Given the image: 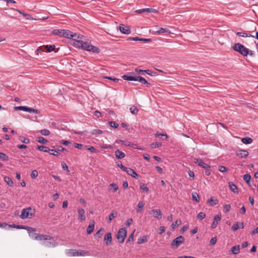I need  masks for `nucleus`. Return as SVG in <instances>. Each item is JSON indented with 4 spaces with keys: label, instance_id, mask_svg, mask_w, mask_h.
Here are the masks:
<instances>
[{
    "label": "nucleus",
    "instance_id": "nucleus-1",
    "mask_svg": "<svg viewBox=\"0 0 258 258\" xmlns=\"http://www.w3.org/2000/svg\"><path fill=\"white\" fill-rule=\"evenodd\" d=\"M232 48L234 51L238 52L244 56H247L249 53V49L239 43H235L232 46Z\"/></svg>",
    "mask_w": 258,
    "mask_h": 258
},
{
    "label": "nucleus",
    "instance_id": "nucleus-2",
    "mask_svg": "<svg viewBox=\"0 0 258 258\" xmlns=\"http://www.w3.org/2000/svg\"><path fill=\"white\" fill-rule=\"evenodd\" d=\"M85 39H83L82 48L85 50L91 51L94 53H98L100 52V49L97 47L94 46L90 44L88 41H84Z\"/></svg>",
    "mask_w": 258,
    "mask_h": 258
},
{
    "label": "nucleus",
    "instance_id": "nucleus-3",
    "mask_svg": "<svg viewBox=\"0 0 258 258\" xmlns=\"http://www.w3.org/2000/svg\"><path fill=\"white\" fill-rule=\"evenodd\" d=\"M14 108L15 110H23L35 114H40V111L37 109H34L25 106H15Z\"/></svg>",
    "mask_w": 258,
    "mask_h": 258
},
{
    "label": "nucleus",
    "instance_id": "nucleus-4",
    "mask_svg": "<svg viewBox=\"0 0 258 258\" xmlns=\"http://www.w3.org/2000/svg\"><path fill=\"white\" fill-rule=\"evenodd\" d=\"M32 209L31 207L23 209L22 211L20 218L25 219L28 218H31L34 215V212L32 213Z\"/></svg>",
    "mask_w": 258,
    "mask_h": 258
},
{
    "label": "nucleus",
    "instance_id": "nucleus-5",
    "mask_svg": "<svg viewBox=\"0 0 258 258\" xmlns=\"http://www.w3.org/2000/svg\"><path fill=\"white\" fill-rule=\"evenodd\" d=\"M126 233L127 231L125 228H120L118 230L116 237L119 243H122L124 242L126 236Z\"/></svg>",
    "mask_w": 258,
    "mask_h": 258
},
{
    "label": "nucleus",
    "instance_id": "nucleus-6",
    "mask_svg": "<svg viewBox=\"0 0 258 258\" xmlns=\"http://www.w3.org/2000/svg\"><path fill=\"white\" fill-rule=\"evenodd\" d=\"M184 238L182 236H179L174 239L171 244V248L176 249L184 241Z\"/></svg>",
    "mask_w": 258,
    "mask_h": 258
},
{
    "label": "nucleus",
    "instance_id": "nucleus-7",
    "mask_svg": "<svg viewBox=\"0 0 258 258\" xmlns=\"http://www.w3.org/2000/svg\"><path fill=\"white\" fill-rule=\"evenodd\" d=\"M27 230L28 231L29 236L32 239L36 240V237L37 236L38 234L36 233V229L34 228L28 227H27Z\"/></svg>",
    "mask_w": 258,
    "mask_h": 258
},
{
    "label": "nucleus",
    "instance_id": "nucleus-8",
    "mask_svg": "<svg viewBox=\"0 0 258 258\" xmlns=\"http://www.w3.org/2000/svg\"><path fill=\"white\" fill-rule=\"evenodd\" d=\"M195 162L198 164L199 166L202 167L203 168L209 170L211 168L210 166L205 163L201 159L195 158Z\"/></svg>",
    "mask_w": 258,
    "mask_h": 258
},
{
    "label": "nucleus",
    "instance_id": "nucleus-9",
    "mask_svg": "<svg viewBox=\"0 0 258 258\" xmlns=\"http://www.w3.org/2000/svg\"><path fill=\"white\" fill-rule=\"evenodd\" d=\"M36 240L44 241L47 240H53V237L46 234H38L37 236L36 237Z\"/></svg>",
    "mask_w": 258,
    "mask_h": 258
},
{
    "label": "nucleus",
    "instance_id": "nucleus-10",
    "mask_svg": "<svg viewBox=\"0 0 258 258\" xmlns=\"http://www.w3.org/2000/svg\"><path fill=\"white\" fill-rule=\"evenodd\" d=\"M136 13L138 14H141L143 13H157V11L156 9H153V8H145V9H142L137 10L135 11Z\"/></svg>",
    "mask_w": 258,
    "mask_h": 258
},
{
    "label": "nucleus",
    "instance_id": "nucleus-11",
    "mask_svg": "<svg viewBox=\"0 0 258 258\" xmlns=\"http://www.w3.org/2000/svg\"><path fill=\"white\" fill-rule=\"evenodd\" d=\"M150 214H153V216L158 220L162 218V212L160 209L152 210L150 212Z\"/></svg>",
    "mask_w": 258,
    "mask_h": 258
},
{
    "label": "nucleus",
    "instance_id": "nucleus-12",
    "mask_svg": "<svg viewBox=\"0 0 258 258\" xmlns=\"http://www.w3.org/2000/svg\"><path fill=\"white\" fill-rule=\"evenodd\" d=\"M248 154V152L244 150H239L236 151V156L241 158H246Z\"/></svg>",
    "mask_w": 258,
    "mask_h": 258
},
{
    "label": "nucleus",
    "instance_id": "nucleus-13",
    "mask_svg": "<svg viewBox=\"0 0 258 258\" xmlns=\"http://www.w3.org/2000/svg\"><path fill=\"white\" fill-rule=\"evenodd\" d=\"M120 31L125 34H129L131 33V29L129 26H124L123 24H120L119 27Z\"/></svg>",
    "mask_w": 258,
    "mask_h": 258
},
{
    "label": "nucleus",
    "instance_id": "nucleus-14",
    "mask_svg": "<svg viewBox=\"0 0 258 258\" xmlns=\"http://www.w3.org/2000/svg\"><path fill=\"white\" fill-rule=\"evenodd\" d=\"M78 213L79 220L81 222L85 221L86 220V216L84 210L82 208H79L78 209Z\"/></svg>",
    "mask_w": 258,
    "mask_h": 258
},
{
    "label": "nucleus",
    "instance_id": "nucleus-15",
    "mask_svg": "<svg viewBox=\"0 0 258 258\" xmlns=\"http://www.w3.org/2000/svg\"><path fill=\"white\" fill-rule=\"evenodd\" d=\"M112 234L110 232L106 233L104 237V242L106 245H108L112 242Z\"/></svg>",
    "mask_w": 258,
    "mask_h": 258
},
{
    "label": "nucleus",
    "instance_id": "nucleus-16",
    "mask_svg": "<svg viewBox=\"0 0 258 258\" xmlns=\"http://www.w3.org/2000/svg\"><path fill=\"white\" fill-rule=\"evenodd\" d=\"M221 215H217L214 216V221L211 224V228L212 229H214L217 227V226L218 225V222L221 220Z\"/></svg>",
    "mask_w": 258,
    "mask_h": 258
},
{
    "label": "nucleus",
    "instance_id": "nucleus-17",
    "mask_svg": "<svg viewBox=\"0 0 258 258\" xmlns=\"http://www.w3.org/2000/svg\"><path fill=\"white\" fill-rule=\"evenodd\" d=\"M124 171L134 178H137L138 177V174L133 169L130 168H126V169Z\"/></svg>",
    "mask_w": 258,
    "mask_h": 258
},
{
    "label": "nucleus",
    "instance_id": "nucleus-18",
    "mask_svg": "<svg viewBox=\"0 0 258 258\" xmlns=\"http://www.w3.org/2000/svg\"><path fill=\"white\" fill-rule=\"evenodd\" d=\"M136 81H139L141 83L143 84H147L148 87L150 85V83L148 82V81L143 77L141 76H137Z\"/></svg>",
    "mask_w": 258,
    "mask_h": 258
},
{
    "label": "nucleus",
    "instance_id": "nucleus-19",
    "mask_svg": "<svg viewBox=\"0 0 258 258\" xmlns=\"http://www.w3.org/2000/svg\"><path fill=\"white\" fill-rule=\"evenodd\" d=\"M72 36L73 37H71L74 41L80 40V39H85V37L83 35L77 34V33H72Z\"/></svg>",
    "mask_w": 258,
    "mask_h": 258
},
{
    "label": "nucleus",
    "instance_id": "nucleus-20",
    "mask_svg": "<svg viewBox=\"0 0 258 258\" xmlns=\"http://www.w3.org/2000/svg\"><path fill=\"white\" fill-rule=\"evenodd\" d=\"M115 157L118 159H122L125 157V154L118 149L115 152Z\"/></svg>",
    "mask_w": 258,
    "mask_h": 258
},
{
    "label": "nucleus",
    "instance_id": "nucleus-21",
    "mask_svg": "<svg viewBox=\"0 0 258 258\" xmlns=\"http://www.w3.org/2000/svg\"><path fill=\"white\" fill-rule=\"evenodd\" d=\"M66 254L69 256H77V252L76 249H70L66 251Z\"/></svg>",
    "mask_w": 258,
    "mask_h": 258
},
{
    "label": "nucleus",
    "instance_id": "nucleus-22",
    "mask_svg": "<svg viewBox=\"0 0 258 258\" xmlns=\"http://www.w3.org/2000/svg\"><path fill=\"white\" fill-rule=\"evenodd\" d=\"M219 201L217 199L211 197L208 201L207 203L211 206H214L218 203Z\"/></svg>",
    "mask_w": 258,
    "mask_h": 258
},
{
    "label": "nucleus",
    "instance_id": "nucleus-23",
    "mask_svg": "<svg viewBox=\"0 0 258 258\" xmlns=\"http://www.w3.org/2000/svg\"><path fill=\"white\" fill-rule=\"evenodd\" d=\"M72 33L71 31L68 30H64L62 33V36L68 38H71V37H73L72 36Z\"/></svg>",
    "mask_w": 258,
    "mask_h": 258
},
{
    "label": "nucleus",
    "instance_id": "nucleus-24",
    "mask_svg": "<svg viewBox=\"0 0 258 258\" xmlns=\"http://www.w3.org/2000/svg\"><path fill=\"white\" fill-rule=\"evenodd\" d=\"M229 186L230 190L234 193L238 194V189L236 185L232 182H229Z\"/></svg>",
    "mask_w": 258,
    "mask_h": 258
},
{
    "label": "nucleus",
    "instance_id": "nucleus-25",
    "mask_svg": "<svg viewBox=\"0 0 258 258\" xmlns=\"http://www.w3.org/2000/svg\"><path fill=\"white\" fill-rule=\"evenodd\" d=\"M63 29H53L52 31V34L55 35H57L59 36H62Z\"/></svg>",
    "mask_w": 258,
    "mask_h": 258
},
{
    "label": "nucleus",
    "instance_id": "nucleus-26",
    "mask_svg": "<svg viewBox=\"0 0 258 258\" xmlns=\"http://www.w3.org/2000/svg\"><path fill=\"white\" fill-rule=\"evenodd\" d=\"M231 252L233 254H238L240 252V246L238 245H235L231 248Z\"/></svg>",
    "mask_w": 258,
    "mask_h": 258
},
{
    "label": "nucleus",
    "instance_id": "nucleus-27",
    "mask_svg": "<svg viewBox=\"0 0 258 258\" xmlns=\"http://www.w3.org/2000/svg\"><path fill=\"white\" fill-rule=\"evenodd\" d=\"M241 141L243 144H250L252 143L253 140L249 137H245L242 138Z\"/></svg>",
    "mask_w": 258,
    "mask_h": 258
},
{
    "label": "nucleus",
    "instance_id": "nucleus-28",
    "mask_svg": "<svg viewBox=\"0 0 258 258\" xmlns=\"http://www.w3.org/2000/svg\"><path fill=\"white\" fill-rule=\"evenodd\" d=\"M94 229V222L93 223L90 224L87 228V232L88 234H91Z\"/></svg>",
    "mask_w": 258,
    "mask_h": 258
},
{
    "label": "nucleus",
    "instance_id": "nucleus-29",
    "mask_svg": "<svg viewBox=\"0 0 258 258\" xmlns=\"http://www.w3.org/2000/svg\"><path fill=\"white\" fill-rule=\"evenodd\" d=\"M43 244L46 247H55L57 245V243L53 240L52 241L44 242Z\"/></svg>",
    "mask_w": 258,
    "mask_h": 258
},
{
    "label": "nucleus",
    "instance_id": "nucleus-30",
    "mask_svg": "<svg viewBox=\"0 0 258 258\" xmlns=\"http://www.w3.org/2000/svg\"><path fill=\"white\" fill-rule=\"evenodd\" d=\"M122 79L127 81H136L137 76H128L127 75H124L122 77Z\"/></svg>",
    "mask_w": 258,
    "mask_h": 258
},
{
    "label": "nucleus",
    "instance_id": "nucleus-31",
    "mask_svg": "<svg viewBox=\"0 0 258 258\" xmlns=\"http://www.w3.org/2000/svg\"><path fill=\"white\" fill-rule=\"evenodd\" d=\"M148 241V237L147 236H143L138 238V243L139 244H142Z\"/></svg>",
    "mask_w": 258,
    "mask_h": 258
},
{
    "label": "nucleus",
    "instance_id": "nucleus-32",
    "mask_svg": "<svg viewBox=\"0 0 258 258\" xmlns=\"http://www.w3.org/2000/svg\"><path fill=\"white\" fill-rule=\"evenodd\" d=\"M37 149L44 152H48V151H49V149L47 147L44 146H39L37 147Z\"/></svg>",
    "mask_w": 258,
    "mask_h": 258
},
{
    "label": "nucleus",
    "instance_id": "nucleus-33",
    "mask_svg": "<svg viewBox=\"0 0 258 258\" xmlns=\"http://www.w3.org/2000/svg\"><path fill=\"white\" fill-rule=\"evenodd\" d=\"M103 133V131L101 130L94 129L91 131V134L95 135V136H98L99 135H100Z\"/></svg>",
    "mask_w": 258,
    "mask_h": 258
},
{
    "label": "nucleus",
    "instance_id": "nucleus-34",
    "mask_svg": "<svg viewBox=\"0 0 258 258\" xmlns=\"http://www.w3.org/2000/svg\"><path fill=\"white\" fill-rule=\"evenodd\" d=\"M236 34L240 36V37H254L253 35L250 34H248V33H244V32H237Z\"/></svg>",
    "mask_w": 258,
    "mask_h": 258
},
{
    "label": "nucleus",
    "instance_id": "nucleus-35",
    "mask_svg": "<svg viewBox=\"0 0 258 258\" xmlns=\"http://www.w3.org/2000/svg\"><path fill=\"white\" fill-rule=\"evenodd\" d=\"M45 49L47 52H51L55 49V45H46L44 46Z\"/></svg>",
    "mask_w": 258,
    "mask_h": 258
},
{
    "label": "nucleus",
    "instance_id": "nucleus-36",
    "mask_svg": "<svg viewBox=\"0 0 258 258\" xmlns=\"http://www.w3.org/2000/svg\"><path fill=\"white\" fill-rule=\"evenodd\" d=\"M37 141L40 143L45 144L48 143V140L42 137L37 138Z\"/></svg>",
    "mask_w": 258,
    "mask_h": 258
},
{
    "label": "nucleus",
    "instance_id": "nucleus-37",
    "mask_svg": "<svg viewBox=\"0 0 258 258\" xmlns=\"http://www.w3.org/2000/svg\"><path fill=\"white\" fill-rule=\"evenodd\" d=\"M77 256L79 255H85L89 254V251L84 250H77Z\"/></svg>",
    "mask_w": 258,
    "mask_h": 258
},
{
    "label": "nucleus",
    "instance_id": "nucleus-38",
    "mask_svg": "<svg viewBox=\"0 0 258 258\" xmlns=\"http://www.w3.org/2000/svg\"><path fill=\"white\" fill-rule=\"evenodd\" d=\"M5 182H6L7 183V184L9 186H13V184H14L13 181L10 177L6 176L5 177Z\"/></svg>",
    "mask_w": 258,
    "mask_h": 258
},
{
    "label": "nucleus",
    "instance_id": "nucleus-39",
    "mask_svg": "<svg viewBox=\"0 0 258 258\" xmlns=\"http://www.w3.org/2000/svg\"><path fill=\"white\" fill-rule=\"evenodd\" d=\"M140 189L145 191L146 192L149 191V188L148 187L147 184L144 183H141L140 185Z\"/></svg>",
    "mask_w": 258,
    "mask_h": 258
},
{
    "label": "nucleus",
    "instance_id": "nucleus-40",
    "mask_svg": "<svg viewBox=\"0 0 258 258\" xmlns=\"http://www.w3.org/2000/svg\"><path fill=\"white\" fill-rule=\"evenodd\" d=\"M82 41L83 39H80V40L74 41V45L76 47L82 48Z\"/></svg>",
    "mask_w": 258,
    "mask_h": 258
},
{
    "label": "nucleus",
    "instance_id": "nucleus-41",
    "mask_svg": "<svg viewBox=\"0 0 258 258\" xmlns=\"http://www.w3.org/2000/svg\"><path fill=\"white\" fill-rule=\"evenodd\" d=\"M145 205V203L143 201H140L138 204V209H137V212H140Z\"/></svg>",
    "mask_w": 258,
    "mask_h": 258
},
{
    "label": "nucleus",
    "instance_id": "nucleus-42",
    "mask_svg": "<svg viewBox=\"0 0 258 258\" xmlns=\"http://www.w3.org/2000/svg\"><path fill=\"white\" fill-rule=\"evenodd\" d=\"M117 212L116 211H113L112 213H111L108 218V222H110L111 220L114 219L117 216Z\"/></svg>",
    "mask_w": 258,
    "mask_h": 258
},
{
    "label": "nucleus",
    "instance_id": "nucleus-43",
    "mask_svg": "<svg viewBox=\"0 0 258 258\" xmlns=\"http://www.w3.org/2000/svg\"><path fill=\"white\" fill-rule=\"evenodd\" d=\"M130 110L131 112L133 114H137L138 113V111H139V110L137 108V107L136 106H132V107H131Z\"/></svg>",
    "mask_w": 258,
    "mask_h": 258
},
{
    "label": "nucleus",
    "instance_id": "nucleus-44",
    "mask_svg": "<svg viewBox=\"0 0 258 258\" xmlns=\"http://www.w3.org/2000/svg\"><path fill=\"white\" fill-rule=\"evenodd\" d=\"M40 133L43 136H48L50 135V133L48 130L47 129H43L39 131Z\"/></svg>",
    "mask_w": 258,
    "mask_h": 258
},
{
    "label": "nucleus",
    "instance_id": "nucleus-45",
    "mask_svg": "<svg viewBox=\"0 0 258 258\" xmlns=\"http://www.w3.org/2000/svg\"><path fill=\"white\" fill-rule=\"evenodd\" d=\"M104 231V229L101 228L98 230L95 234V236L98 238H101L103 235V232Z\"/></svg>",
    "mask_w": 258,
    "mask_h": 258
},
{
    "label": "nucleus",
    "instance_id": "nucleus-46",
    "mask_svg": "<svg viewBox=\"0 0 258 258\" xmlns=\"http://www.w3.org/2000/svg\"><path fill=\"white\" fill-rule=\"evenodd\" d=\"M0 159L4 161H7L9 160L8 156L2 152H0Z\"/></svg>",
    "mask_w": 258,
    "mask_h": 258
},
{
    "label": "nucleus",
    "instance_id": "nucleus-47",
    "mask_svg": "<svg viewBox=\"0 0 258 258\" xmlns=\"http://www.w3.org/2000/svg\"><path fill=\"white\" fill-rule=\"evenodd\" d=\"M48 153H49L50 154L58 156L60 155V153L58 152L57 150H53V149H49V151H48Z\"/></svg>",
    "mask_w": 258,
    "mask_h": 258
},
{
    "label": "nucleus",
    "instance_id": "nucleus-48",
    "mask_svg": "<svg viewBox=\"0 0 258 258\" xmlns=\"http://www.w3.org/2000/svg\"><path fill=\"white\" fill-rule=\"evenodd\" d=\"M38 175V171L36 170H34L32 171L31 173V178L32 179H35Z\"/></svg>",
    "mask_w": 258,
    "mask_h": 258
},
{
    "label": "nucleus",
    "instance_id": "nucleus-49",
    "mask_svg": "<svg viewBox=\"0 0 258 258\" xmlns=\"http://www.w3.org/2000/svg\"><path fill=\"white\" fill-rule=\"evenodd\" d=\"M109 187H110V189H111V187H113V189L112 190V192H115V191H116L117 190V189H118V187L117 186V185L115 183H111L109 185Z\"/></svg>",
    "mask_w": 258,
    "mask_h": 258
},
{
    "label": "nucleus",
    "instance_id": "nucleus-50",
    "mask_svg": "<svg viewBox=\"0 0 258 258\" xmlns=\"http://www.w3.org/2000/svg\"><path fill=\"white\" fill-rule=\"evenodd\" d=\"M162 146V143L159 142L153 143L151 144V147L152 148H157Z\"/></svg>",
    "mask_w": 258,
    "mask_h": 258
},
{
    "label": "nucleus",
    "instance_id": "nucleus-51",
    "mask_svg": "<svg viewBox=\"0 0 258 258\" xmlns=\"http://www.w3.org/2000/svg\"><path fill=\"white\" fill-rule=\"evenodd\" d=\"M168 30L166 28H160L159 30L156 31L155 34H159L168 32Z\"/></svg>",
    "mask_w": 258,
    "mask_h": 258
},
{
    "label": "nucleus",
    "instance_id": "nucleus-52",
    "mask_svg": "<svg viewBox=\"0 0 258 258\" xmlns=\"http://www.w3.org/2000/svg\"><path fill=\"white\" fill-rule=\"evenodd\" d=\"M250 178H251V176H250V174H244L243 176V179L247 183H249Z\"/></svg>",
    "mask_w": 258,
    "mask_h": 258
},
{
    "label": "nucleus",
    "instance_id": "nucleus-53",
    "mask_svg": "<svg viewBox=\"0 0 258 258\" xmlns=\"http://www.w3.org/2000/svg\"><path fill=\"white\" fill-rule=\"evenodd\" d=\"M56 149L57 150V151H61L63 152H68V151L66 148L61 146H56Z\"/></svg>",
    "mask_w": 258,
    "mask_h": 258
},
{
    "label": "nucleus",
    "instance_id": "nucleus-54",
    "mask_svg": "<svg viewBox=\"0 0 258 258\" xmlns=\"http://www.w3.org/2000/svg\"><path fill=\"white\" fill-rule=\"evenodd\" d=\"M181 222L180 220L179 221H176L175 222H173L171 225V227L172 229H174L175 227L178 226L180 224Z\"/></svg>",
    "mask_w": 258,
    "mask_h": 258
},
{
    "label": "nucleus",
    "instance_id": "nucleus-55",
    "mask_svg": "<svg viewBox=\"0 0 258 258\" xmlns=\"http://www.w3.org/2000/svg\"><path fill=\"white\" fill-rule=\"evenodd\" d=\"M20 140L24 143H25V144H28L30 142L29 140L26 138H25V137H23V136H21L20 137Z\"/></svg>",
    "mask_w": 258,
    "mask_h": 258
},
{
    "label": "nucleus",
    "instance_id": "nucleus-56",
    "mask_svg": "<svg viewBox=\"0 0 258 258\" xmlns=\"http://www.w3.org/2000/svg\"><path fill=\"white\" fill-rule=\"evenodd\" d=\"M192 198L194 201L196 202H199V196L196 192L192 193Z\"/></svg>",
    "mask_w": 258,
    "mask_h": 258
},
{
    "label": "nucleus",
    "instance_id": "nucleus-57",
    "mask_svg": "<svg viewBox=\"0 0 258 258\" xmlns=\"http://www.w3.org/2000/svg\"><path fill=\"white\" fill-rule=\"evenodd\" d=\"M115 143H121L122 144L126 146H128V144H129L130 142L127 141H123V140H116Z\"/></svg>",
    "mask_w": 258,
    "mask_h": 258
},
{
    "label": "nucleus",
    "instance_id": "nucleus-58",
    "mask_svg": "<svg viewBox=\"0 0 258 258\" xmlns=\"http://www.w3.org/2000/svg\"><path fill=\"white\" fill-rule=\"evenodd\" d=\"M205 217L206 214L203 212H200L197 215V218L200 220H203Z\"/></svg>",
    "mask_w": 258,
    "mask_h": 258
},
{
    "label": "nucleus",
    "instance_id": "nucleus-59",
    "mask_svg": "<svg viewBox=\"0 0 258 258\" xmlns=\"http://www.w3.org/2000/svg\"><path fill=\"white\" fill-rule=\"evenodd\" d=\"M231 209V206L230 204L225 205L224 207V212L225 213H228Z\"/></svg>",
    "mask_w": 258,
    "mask_h": 258
},
{
    "label": "nucleus",
    "instance_id": "nucleus-60",
    "mask_svg": "<svg viewBox=\"0 0 258 258\" xmlns=\"http://www.w3.org/2000/svg\"><path fill=\"white\" fill-rule=\"evenodd\" d=\"M128 146L129 147H131L133 148H135V149H139V150H142V149L141 148V147H139L137 144H134V143H131V142H130L129 144H128Z\"/></svg>",
    "mask_w": 258,
    "mask_h": 258
},
{
    "label": "nucleus",
    "instance_id": "nucleus-61",
    "mask_svg": "<svg viewBox=\"0 0 258 258\" xmlns=\"http://www.w3.org/2000/svg\"><path fill=\"white\" fill-rule=\"evenodd\" d=\"M135 71L138 74H140L142 75H144L146 74V70H141V69L136 68L135 69Z\"/></svg>",
    "mask_w": 258,
    "mask_h": 258
},
{
    "label": "nucleus",
    "instance_id": "nucleus-62",
    "mask_svg": "<svg viewBox=\"0 0 258 258\" xmlns=\"http://www.w3.org/2000/svg\"><path fill=\"white\" fill-rule=\"evenodd\" d=\"M146 74L151 76H156L157 75V73L154 72H152L151 70H146Z\"/></svg>",
    "mask_w": 258,
    "mask_h": 258
},
{
    "label": "nucleus",
    "instance_id": "nucleus-63",
    "mask_svg": "<svg viewBox=\"0 0 258 258\" xmlns=\"http://www.w3.org/2000/svg\"><path fill=\"white\" fill-rule=\"evenodd\" d=\"M108 123L111 127H114L115 128L118 127V124L116 123L115 121H110Z\"/></svg>",
    "mask_w": 258,
    "mask_h": 258
},
{
    "label": "nucleus",
    "instance_id": "nucleus-64",
    "mask_svg": "<svg viewBox=\"0 0 258 258\" xmlns=\"http://www.w3.org/2000/svg\"><path fill=\"white\" fill-rule=\"evenodd\" d=\"M239 223L237 222L232 226L231 229L233 231H235L239 228Z\"/></svg>",
    "mask_w": 258,
    "mask_h": 258
}]
</instances>
